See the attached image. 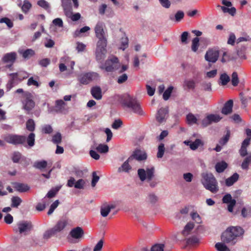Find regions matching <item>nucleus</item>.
Listing matches in <instances>:
<instances>
[{
    "label": "nucleus",
    "mask_w": 251,
    "mask_h": 251,
    "mask_svg": "<svg viewBox=\"0 0 251 251\" xmlns=\"http://www.w3.org/2000/svg\"><path fill=\"white\" fill-rule=\"evenodd\" d=\"M245 231L239 226L228 227L221 235V240L225 243L235 245L239 240L242 239Z\"/></svg>",
    "instance_id": "nucleus-1"
},
{
    "label": "nucleus",
    "mask_w": 251,
    "mask_h": 251,
    "mask_svg": "<svg viewBox=\"0 0 251 251\" xmlns=\"http://www.w3.org/2000/svg\"><path fill=\"white\" fill-rule=\"evenodd\" d=\"M35 134L34 133H30L27 137L25 135L9 134L5 136L4 139L9 144L14 145H23L25 147L26 146V142L27 145L32 147L35 145Z\"/></svg>",
    "instance_id": "nucleus-2"
},
{
    "label": "nucleus",
    "mask_w": 251,
    "mask_h": 251,
    "mask_svg": "<svg viewBox=\"0 0 251 251\" xmlns=\"http://www.w3.org/2000/svg\"><path fill=\"white\" fill-rule=\"evenodd\" d=\"M120 101L124 109L129 110L133 113L140 115H143L144 114L139 102L136 98L130 96L128 94H125L121 96Z\"/></svg>",
    "instance_id": "nucleus-3"
},
{
    "label": "nucleus",
    "mask_w": 251,
    "mask_h": 251,
    "mask_svg": "<svg viewBox=\"0 0 251 251\" xmlns=\"http://www.w3.org/2000/svg\"><path fill=\"white\" fill-rule=\"evenodd\" d=\"M201 176V183L206 189L213 193H216L219 191L218 182L212 173H202Z\"/></svg>",
    "instance_id": "nucleus-4"
},
{
    "label": "nucleus",
    "mask_w": 251,
    "mask_h": 251,
    "mask_svg": "<svg viewBox=\"0 0 251 251\" xmlns=\"http://www.w3.org/2000/svg\"><path fill=\"white\" fill-rule=\"evenodd\" d=\"M22 99L23 108L26 111L27 114H29L35 105L33 97L30 92H25L22 95Z\"/></svg>",
    "instance_id": "nucleus-5"
},
{
    "label": "nucleus",
    "mask_w": 251,
    "mask_h": 251,
    "mask_svg": "<svg viewBox=\"0 0 251 251\" xmlns=\"http://www.w3.org/2000/svg\"><path fill=\"white\" fill-rule=\"evenodd\" d=\"M121 65L118 57L115 56L109 57L105 61L104 67L102 69L105 70L106 72H112L115 70H118Z\"/></svg>",
    "instance_id": "nucleus-6"
},
{
    "label": "nucleus",
    "mask_w": 251,
    "mask_h": 251,
    "mask_svg": "<svg viewBox=\"0 0 251 251\" xmlns=\"http://www.w3.org/2000/svg\"><path fill=\"white\" fill-rule=\"evenodd\" d=\"M137 172L138 176L142 181H144L146 179L150 181L154 176L155 170L154 168L152 167L151 168H147L146 171L144 169H139Z\"/></svg>",
    "instance_id": "nucleus-7"
},
{
    "label": "nucleus",
    "mask_w": 251,
    "mask_h": 251,
    "mask_svg": "<svg viewBox=\"0 0 251 251\" xmlns=\"http://www.w3.org/2000/svg\"><path fill=\"white\" fill-rule=\"evenodd\" d=\"M98 76V74L94 72L82 73L78 76V81L80 84L87 85Z\"/></svg>",
    "instance_id": "nucleus-8"
},
{
    "label": "nucleus",
    "mask_w": 251,
    "mask_h": 251,
    "mask_svg": "<svg viewBox=\"0 0 251 251\" xmlns=\"http://www.w3.org/2000/svg\"><path fill=\"white\" fill-rule=\"evenodd\" d=\"M17 226L19 232L22 234L31 230L33 225L30 221H22L17 223Z\"/></svg>",
    "instance_id": "nucleus-9"
},
{
    "label": "nucleus",
    "mask_w": 251,
    "mask_h": 251,
    "mask_svg": "<svg viewBox=\"0 0 251 251\" xmlns=\"http://www.w3.org/2000/svg\"><path fill=\"white\" fill-rule=\"evenodd\" d=\"M219 51L214 49L208 50L205 55V59L208 62L215 63L218 60Z\"/></svg>",
    "instance_id": "nucleus-10"
},
{
    "label": "nucleus",
    "mask_w": 251,
    "mask_h": 251,
    "mask_svg": "<svg viewBox=\"0 0 251 251\" xmlns=\"http://www.w3.org/2000/svg\"><path fill=\"white\" fill-rule=\"evenodd\" d=\"M222 201L224 203L228 204L227 205L228 211L232 212L236 203V200L232 199L231 195L230 194H226L223 197Z\"/></svg>",
    "instance_id": "nucleus-11"
},
{
    "label": "nucleus",
    "mask_w": 251,
    "mask_h": 251,
    "mask_svg": "<svg viewBox=\"0 0 251 251\" xmlns=\"http://www.w3.org/2000/svg\"><path fill=\"white\" fill-rule=\"evenodd\" d=\"M168 108H161L159 109L156 115V119L159 123H162L166 121L168 117Z\"/></svg>",
    "instance_id": "nucleus-12"
},
{
    "label": "nucleus",
    "mask_w": 251,
    "mask_h": 251,
    "mask_svg": "<svg viewBox=\"0 0 251 251\" xmlns=\"http://www.w3.org/2000/svg\"><path fill=\"white\" fill-rule=\"evenodd\" d=\"M147 155L146 153L140 150H135L132 155L129 157L131 158L132 161L133 159H135L138 161H143L147 159Z\"/></svg>",
    "instance_id": "nucleus-13"
},
{
    "label": "nucleus",
    "mask_w": 251,
    "mask_h": 251,
    "mask_svg": "<svg viewBox=\"0 0 251 251\" xmlns=\"http://www.w3.org/2000/svg\"><path fill=\"white\" fill-rule=\"evenodd\" d=\"M68 225V221L66 219H62L59 220L56 225L52 228L56 234L62 231Z\"/></svg>",
    "instance_id": "nucleus-14"
},
{
    "label": "nucleus",
    "mask_w": 251,
    "mask_h": 251,
    "mask_svg": "<svg viewBox=\"0 0 251 251\" xmlns=\"http://www.w3.org/2000/svg\"><path fill=\"white\" fill-rule=\"evenodd\" d=\"M17 58V54L15 52H11L5 54L2 58V61L4 63H11L13 64Z\"/></svg>",
    "instance_id": "nucleus-15"
},
{
    "label": "nucleus",
    "mask_w": 251,
    "mask_h": 251,
    "mask_svg": "<svg viewBox=\"0 0 251 251\" xmlns=\"http://www.w3.org/2000/svg\"><path fill=\"white\" fill-rule=\"evenodd\" d=\"M13 186L15 190L20 193L26 192L30 189L28 185L23 183L14 182L13 183Z\"/></svg>",
    "instance_id": "nucleus-16"
},
{
    "label": "nucleus",
    "mask_w": 251,
    "mask_h": 251,
    "mask_svg": "<svg viewBox=\"0 0 251 251\" xmlns=\"http://www.w3.org/2000/svg\"><path fill=\"white\" fill-rule=\"evenodd\" d=\"M251 143V138H246L242 143L241 147L239 150V153L242 157H245L248 154L247 147Z\"/></svg>",
    "instance_id": "nucleus-17"
},
{
    "label": "nucleus",
    "mask_w": 251,
    "mask_h": 251,
    "mask_svg": "<svg viewBox=\"0 0 251 251\" xmlns=\"http://www.w3.org/2000/svg\"><path fill=\"white\" fill-rule=\"evenodd\" d=\"M83 229L78 226L72 229L70 232V235L75 239H80L83 236Z\"/></svg>",
    "instance_id": "nucleus-18"
},
{
    "label": "nucleus",
    "mask_w": 251,
    "mask_h": 251,
    "mask_svg": "<svg viewBox=\"0 0 251 251\" xmlns=\"http://www.w3.org/2000/svg\"><path fill=\"white\" fill-rule=\"evenodd\" d=\"M91 94L93 97L97 100H100L102 99V91L100 86L92 87L91 89Z\"/></svg>",
    "instance_id": "nucleus-19"
},
{
    "label": "nucleus",
    "mask_w": 251,
    "mask_h": 251,
    "mask_svg": "<svg viewBox=\"0 0 251 251\" xmlns=\"http://www.w3.org/2000/svg\"><path fill=\"white\" fill-rule=\"evenodd\" d=\"M233 105V102L232 100H229L228 101H227L225 103L223 108L222 109V113L224 115H228L231 113L232 111Z\"/></svg>",
    "instance_id": "nucleus-20"
},
{
    "label": "nucleus",
    "mask_w": 251,
    "mask_h": 251,
    "mask_svg": "<svg viewBox=\"0 0 251 251\" xmlns=\"http://www.w3.org/2000/svg\"><path fill=\"white\" fill-rule=\"evenodd\" d=\"M104 24L103 23L98 22L95 28V31L96 37L98 38H102L104 36V32L103 30Z\"/></svg>",
    "instance_id": "nucleus-21"
},
{
    "label": "nucleus",
    "mask_w": 251,
    "mask_h": 251,
    "mask_svg": "<svg viewBox=\"0 0 251 251\" xmlns=\"http://www.w3.org/2000/svg\"><path fill=\"white\" fill-rule=\"evenodd\" d=\"M116 207V205L115 204H106L102 206L100 208V214L103 217H106L110 210L112 209H114Z\"/></svg>",
    "instance_id": "nucleus-22"
},
{
    "label": "nucleus",
    "mask_w": 251,
    "mask_h": 251,
    "mask_svg": "<svg viewBox=\"0 0 251 251\" xmlns=\"http://www.w3.org/2000/svg\"><path fill=\"white\" fill-rule=\"evenodd\" d=\"M131 158H128V159L124 162L122 166L118 168V171L119 173L125 172L126 173L129 172L131 170V166L129 165V163L131 162Z\"/></svg>",
    "instance_id": "nucleus-23"
},
{
    "label": "nucleus",
    "mask_w": 251,
    "mask_h": 251,
    "mask_svg": "<svg viewBox=\"0 0 251 251\" xmlns=\"http://www.w3.org/2000/svg\"><path fill=\"white\" fill-rule=\"evenodd\" d=\"M239 177V175L237 173H235L231 176L226 179L225 183L226 186L228 187L232 186L234 183L237 181Z\"/></svg>",
    "instance_id": "nucleus-24"
},
{
    "label": "nucleus",
    "mask_w": 251,
    "mask_h": 251,
    "mask_svg": "<svg viewBox=\"0 0 251 251\" xmlns=\"http://www.w3.org/2000/svg\"><path fill=\"white\" fill-rule=\"evenodd\" d=\"M106 50L103 49L102 47L101 49H96V58L97 61H101L105 57Z\"/></svg>",
    "instance_id": "nucleus-25"
},
{
    "label": "nucleus",
    "mask_w": 251,
    "mask_h": 251,
    "mask_svg": "<svg viewBox=\"0 0 251 251\" xmlns=\"http://www.w3.org/2000/svg\"><path fill=\"white\" fill-rule=\"evenodd\" d=\"M228 164L224 161H222L216 163L215 169L218 173L223 172L227 167Z\"/></svg>",
    "instance_id": "nucleus-26"
},
{
    "label": "nucleus",
    "mask_w": 251,
    "mask_h": 251,
    "mask_svg": "<svg viewBox=\"0 0 251 251\" xmlns=\"http://www.w3.org/2000/svg\"><path fill=\"white\" fill-rule=\"evenodd\" d=\"M246 50L247 47L245 46H241L237 50V55L241 59L246 60L247 59Z\"/></svg>",
    "instance_id": "nucleus-27"
},
{
    "label": "nucleus",
    "mask_w": 251,
    "mask_h": 251,
    "mask_svg": "<svg viewBox=\"0 0 251 251\" xmlns=\"http://www.w3.org/2000/svg\"><path fill=\"white\" fill-rule=\"evenodd\" d=\"M229 81V76L226 73H224L221 74L220 76L219 84L221 85L225 86L226 85Z\"/></svg>",
    "instance_id": "nucleus-28"
},
{
    "label": "nucleus",
    "mask_w": 251,
    "mask_h": 251,
    "mask_svg": "<svg viewBox=\"0 0 251 251\" xmlns=\"http://www.w3.org/2000/svg\"><path fill=\"white\" fill-rule=\"evenodd\" d=\"M194 227V224L193 223H188L185 226L184 229L182 230L181 233L184 236H186L188 235L191 230L193 229Z\"/></svg>",
    "instance_id": "nucleus-29"
},
{
    "label": "nucleus",
    "mask_w": 251,
    "mask_h": 251,
    "mask_svg": "<svg viewBox=\"0 0 251 251\" xmlns=\"http://www.w3.org/2000/svg\"><path fill=\"white\" fill-rule=\"evenodd\" d=\"M251 163V153L247 156L241 164V168L245 170L249 169V164Z\"/></svg>",
    "instance_id": "nucleus-30"
},
{
    "label": "nucleus",
    "mask_w": 251,
    "mask_h": 251,
    "mask_svg": "<svg viewBox=\"0 0 251 251\" xmlns=\"http://www.w3.org/2000/svg\"><path fill=\"white\" fill-rule=\"evenodd\" d=\"M204 145L203 142L200 139H197L194 142H192L190 145V148L193 151L198 149L200 146H203Z\"/></svg>",
    "instance_id": "nucleus-31"
},
{
    "label": "nucleus",
    "mask_w": 251,
    "mask_h": 251,
    "mask_svg": "<svg viewBox=\"0 0 251 251\" xmlns=\"http://www.w3.org/2000/svg\"><path fill=\"white\" fill-rule=\"evenodd\" d=\"M26 128L29 131L33 133L35 129V124L34 120L32 119H28L26 122Z\"/></svg>",
    "instance_id": "nucleus-32"
},
{
    "label": "nucleus",
    "mask_w": 251,
    "mask_h": 251,
    "mask_svg": "<svg viewBox=\"0 0 251 251\" xmlns=\"http://www.w3.org/2000/svg\"><path fill=\"white\" fill-rule=\"evenodd\" d=\"M22 200L18 196H13L11 198V204L12 207L17 208L22 203Z\"/></svg>",
    "instance_id": "nucleus-33"
},
{
    "label": "nucleus",
    "mask_w": 251,
    "mask_h": 251,
    "mask_svg": "<svg viewBox=\"0 0 251 251\" xmlns=\"http://www.w3.org/2000/svg\"><path fill=\"white\" fill-rule=\"evenodd\" d=\"M93 148L95 149L94 147ZM95 149L100 153H105L108 151L109 148L107 145L100 144L97 147L95 148Z\"/></svg>",
    "instance_id": "nucleus-34"
},
{
    "label": "nucleus",
    "mask_w": 251,
    "mask_h": 251,
    "mask_svg": "<svg viewBox=\"0 0 251 251\" xmlns=\"http://www.w3.org/2000/svg\"><path fill=\"white\" fill-rule=\"evenodd\" d=\"M147 201L151 204H155L158 200V197L153 193H150L147 197Z\"/></svg>",
    "instance_id": "nucleus-35"
},
{
    "label": "nucleus",
    "mask_w": 251,
    "mask_h": 251,
    "mask_svg": "<svg viewBox=\"0 0 251 251\" xmlns=\"http://www.w3.org/2000/svg\"><path fill=\"white\" fill-rule=\"evenodd\" d=\"M99 41L97 43V48L101 49L102 47L103 49H106L107 45V41L105 37L102 38H98Z\"/></svg>",
    "instance_id": "nucleus-36"
},
{
    "label": "nucleus",
    "mask_w": 251,
    "mask_h": 251,
    "mask_svg": "<svg viewBox=\"0 0 251 251\" xmlns=\"http://www.w3.org/2000/svg\"><path fill=\"white\" fill-rule=\"evenodd\" d=\"M199 38L198 37H195L192 40L191 49L192 51L196 52L199 47Z\"/></svg>",
    "instance_id": "nucleus-37"
},
{
    "label": "nucleus",
    "mask_w": 251,
    "mask_h": 251,
    "mask_svg": "<svg viewBox=\"0 0 251 251\" xmlns=\"http://www.w3.org/2000/svg\"><path fill=\"white\" fill-rule=\"evenodd\" d=\"M187 121L188 124H197V119L194 114L191 113H189L186 116Z\"/></svg>",
    "instance_id": "nucleus-38"
},
{
    "label": "nucleus",
    "mask_w": 251,
    "mask_h": 251,
    "mask_svg": "<svg viewBox=\"0 0 251 251\" xmlns=\"http://www.w3.org/2000/svg\"><path fill=\"white\" fill-rule=\"evenodd\" d=\"M33 166L37 169L41 170L47 167V162L45 160L36 162H35Z\"/></svg>",
    "instance_id": "nucleus-39"
},
{
    "label": "nucleus",
    "mask_w": 251,
    "mask_h": 251,
    "mask_svg": "<svg viewBox=\"0 0 251 251\" xmlns=\"http://www.w3.org/2000/svg\"><path fill=\"white\" fill-rule=\"evenodd\" d=\"M174 87L172 86L169 87L164 92L163 94V98L165 100H168L172 93Z\"/></svg>",
    "instance_id": "nucleus-40"
},
{
    "label": "nucleus",
    "mask_w": 251,
    "mask_h": 251,
    "mask_svg": "<svg viewBox=\"0 0 251 251\" xmlns=\"http://www.w3.org/2000/svg\"><path fill=\"white\" fill-rule=\"evenodd\" d=\"M35 54L34 51L32 49H27L22 53L23 57L25 58H29L33 56Z\"/></svg>",
    "instance_id": "nucleus-41"
},
{
    "label": "nucleus",
    "mask_w": 251,
    "mask_h": 251,
    "mask_svg": "<svg viewBox=\"0 0 251 251\" xmlns=\"http://www.w3.org/2000/svg\"><path fill=\"white\" fill-rule=\"evenodd\" d=\"M215 248L218 251H230L228 248L222 243H217L215 245Z\"/></svg>",
    "instance_id": "nucleus-42"
},
{
    "label": "nucleus",
    "mask_w": 251,
    "mask_h": 251,
    "mask_svg": "<svg viewBox=\"0 0 251 251\" xmlns=\"http://www.w3.org/2000/svg\"><path fill=\"white\" fill-rule=\"evenodd\" d=\"M62 141V136L60 133L57 132L52 136V142L55 144L58 145Z\"/></svg>",
    "instance_id": "nucleus-43"
},
{
    "label": "nucleus",
    "mask_w": 251,
    "mask_h": 251,
    "mask_svg": "<svg viewBox=\"0 0 251 251\" xmlns=\"http://www.w3.org/2000/svg\"><path fill=\"white\" fill-rule=\"evenodd\" d=\"M165 151V147L163 143H160L158 147V151L157 157L158 158H162L163 156Z\"/></svg>",
    "instance_id": "nucleus-44"
},
{
    "label": "nucleus",
    "mask_w": 251,
    "mask_h": 251,
    "mask_svg": "<svg viewBox=\"0 0 251 251\" xmlns=\"http://www.w3.org/2000/svg\"><path fill=\"white\" fill-rule=\"evenodd\" d=\"M208 116L211 124L212 123H218L222 119V117L217 114H209Z\"/></svg>",
    "instance_id": "nucleus-45"
},
{
    "label": "nucleus",
    "mask_w": 251,
    "mask_h": 251,
    "mask_svg": "<svg viewBox=\"0 0 251 251\" xmlns=\"http://www.w3.org/2000/svg\"><path fill=\"white\" fill-rule=\"evenodd\" d=\"M231 83L233 86H237L239 83V78L236 72H233L232 74Z\"/></svg>",
    "instance_id": "nucleus-46"
},
{
    "label": "nucleus",
    "mask_w": 251,
    "mask_h": 251,
    "mask_svg": "<svg viewBox=\"0 0 251 251\" xmlns=\"http://www.w3.org/2000/svg\"><path fill=\"white\" fill-rule=\"evenodd\" d=\"M31 7V4L27 0H25L22 7V11L24 13H26Z\"/></svg>",
    "instance_id": "nucleus-47"
},
{
    "label": "nucleus",
    "mask_w": 251,
    "mask_h": 251,
    "mask_svg": "<svg viewBox=\"0 0 251 251\" xmlns=\"http://www.w3.org/2000/svg\"><path fill=\"white\" fill-rule=\"evenodd\" d=\"M121 46L120 49L124 50L128 46V39L127 37H123L121 39Z\"/></svg>",
    "instance_id": "nucleus-48"
},
{
    "label": "nucleus",
    "mask_w": 251,
    "mask_h": 251,
    "mask_svg": "<svg viewBox=\"0 0 251 251\" xmlns=\"http://www.w3.org/2000/svg\"><path fill=\"white\" fill-rule=\"evenodd\" d=\"M21 153L19 151L13 152L12 156V160L14 163H18L21 158Z\"/></svg>",
    "instance_id": "nucleus-49"
},
{
    "label": "nucleus",
    "mask_w": 251,
    "mask_h": 251,
    "mask_svg": "<svg viewBox=\"0 0 251 251\" xmlns=\"http://www.w3.org/2000/svg\"><path fill=\"white\" fill-rule=\"evenodd\" d=\"M230 137V131L228 130L226 135L219 141V143L221 145L223 146L226 144L228 141Z\"/></svg>",
    "instance_id": "nucleus-50"
},
{
    "label": "nucleus",
    "mask_w": 251,
    "mask_h": 251,
    "mask_svg": "<svg viewBox=\"0 0 251 251\" xmlns=\"http://www.w3.org/2000/svg\"><path fill=\"white\" fill-rule=\"evenodd\" d=\"M59 203L58 200H56L55 201H54L50 205V209L48 212V215H51L54 210L56 209V208L58 206V204Z\"/></svg>",
    "instance_id": "nucleus-51"
},
{
    "label": "nucleus",
    "mask_w": 251,
    "mask_h": 251,
    "mask_svg": "<svg viewBox=\"0 0 251 251\" xmlns=\"http://www.w3.org/2000/svg\"><path fill=\"white\" fill-rule=\"evenodd\" d=\"M164 245L157 244L154 245L151 248V251H164Z\"/></svg>",
    "instance_id": "nucleus-52"
},
{
    "label": "nucleus",
    "mask_w": 251,
    "mask_h": 251,
    "mask_svg": "<svg viewBox=\"0 0 251 251\" xmlns=\"http://www.w3.org/2000/svg\"><path fill=\"white\" fill-rule=\"evenodd\" d=\"M65 105L64 101L62 100H58L55 101V107L57 111H61Z\"/></svg>",
    "instance_id": "nucleus-53"
},
{
    "label": "nucleus",
    "mask_w": 251,
    "mask_h": 251,
    "mask_svg": "<svg viewBox=\"0 0 251 251\" xmlns=\"http://www.w3.org/2000/svg\"><path fill=\"white\" fill-rule=\"evenodd\" d=\"M199 242V239L195 236L187 239L186 243L188 245H193Z\"/></svg>",
    "instance_id": "nucleus-54"
},
{
    "label": "nucleus",
    "mask_w": 251,
    "mask_h": 251,
    "mask_svg": "<svg viewBox=\"0 0 251 251\" xmlns=\"http://www.w3.org/2000/svg\"><path fill=\"white\" fill-rule=\"evenodd\" d=\"M56 233L51 228V229L46 231L43 235V237L44 239H48L50 238L52 236L55 235Z\"/></svg>",
    "instance_id": "nucleus-55"
},
{
    "label": "nucleus",
    "mask_w": 251,
    "mask_h": 251,
    "mask_svg": "<svg viewBox=\"0 0 251 251\" xmlns=\"http://www.w3.org/2000/svg\"><path fill=\"white\" fill-rule=\"evenodd\" d=\"M192 219L197 223L200 224L201 223V220L200 216L197 212H193L191 214Z\"/></svg>",
    "instance_id": "nucleus-56"
},
{
    "label": "nucleus",
    "mask_w": 251,
    "mask_h": 251,
    "mask_svg": "<svg viewBox=\"0 0 251 251\" xmlns=\"http://www.w3.org/2000/svg\"><path fill=\"white\" fill-rule=\"evenodd\" d=\"M85 183V182L83 179H79L75 183L74 187L76 189H83Z\"/></svg>",
    "instance_id": "nucleus-57"
},
{
    "label": "nucleus",
    "mask_w": 251,
    "mask_h": 251,
    "mask_svg": "<svg viewBox=\"0 0 251 251\" xmlns=\"http://www.w3.org/2000/svg\"><path fill=\"white\" fill-rule=\"evenodd\" d=\"M0 23H5L8 27L11 28L13 26V24L11 21L7 18H2L0 19Z\"/></svg>",
    "instance_id": "nucleus-58"
},
{
    "label": "nucleus",
    "mask_w": 251,
    "mask_h": 251,
    "mask_svg": "<svg viewBox=\"0 0 251 251\" xmlns=\"http://www.w3.org/2000/svg\"><path fill=\"white\" fill-rule=\"evenodd\" d=\"M92 180L91 182V185L93 187H94L97 183L98 182L100 177L97 175L96 172H93L92 173Z\"/></svg>",
    "instance_id": "nucleus-59"
},
{
    "label": "nucleus",
    "mask_w": 251,
    "mask_h": 251,
    "mask_svg": "<svg viewBox=\"0 0 251 251\" xmlns=\"http://www.w3.org/2000/svg\"><path fill=\"white\" fill-rule=\"evenodd\" d=\"M42 131L46 134H50L53 131V129L51 126L46 125L43 127Z\"/></svg>",
    "instance_id": "nucleus-60"
},
{
    "label": "nucleus",
    "mask_w": 251,
    "mask_h": 251,
    "mask_svg": "<svg viewBox=\"0 0 251 251\" xmlns=\"http://www.w3.org/2000/svg\"><path fill=\"white\" fill-rule=\"evenodd\" d=\"M189 35V33L187 31L183 32L180 37L181 41L183 44H187L188 43L187 39Z\"/></svg>",
    "instance_id": "nucleus-61"
},
{
    "label": "nucleus",
    "mask_w": 251,
    "mask_h": 251,
    "mask_svg": "<svg viewBox=\"0 0 251 251\" xmlns=\"http://www.w3.org/2000/svg\"><path fill=\"white\" fill-rule=\"evenodd\" d=\"M184 16V12L182 11H178L175 14V19L176 22H180Z\"/></svg>",
    "instance_id": "nucleus-62"
},
{
    "label": "nucleus",
    "mask_w": 251,
    "mask_h": 251,
    "mask_svg": "<svg viewBox=\"0 0 251 251\" xmlns=\"http://www.w3.org/2000/svg\"><path fill=\"white\" fill-rule=\"evenodd\" d=\"M60 188H56L55 189H51L50 190L47 194V197L49 198H52L54 197L57 192L59 191Z\"/></svg>",
    "instance_id": "nucleus-63"
},
{
    "label": "nucleus",
    "mask_w": 251,
    "mask_h": 251,
    "mask_svg": "<svg viewBox=\"0 0 251 251\" xmlns=\"http://www.w3.org/2000/svg\"><path fill=\"white\" fill-rule=\"evenodd\" d=\"M122 124L123 122L120 119L115 120L112 125V127L117 129L122 126Z\"/></svg>",
    "instance_id": "nucleus-64"
}]
</instances>
